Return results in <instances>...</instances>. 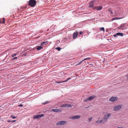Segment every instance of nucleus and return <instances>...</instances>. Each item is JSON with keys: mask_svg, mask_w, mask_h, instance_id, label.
I'll return each mask as SVG.
<instances>
[{"mask_svg": "<svg viewBox=\"0 0 128 128\" xmlns=\"http://www.w3.org/2000/svg\"><path fill=\"white\" fill-rule=\"evenodd\" d=\"M36 3L35 0H30L28 2V5L31 7H34L36 5Z\"/></svg>", "mask_w": 128, "mask_h": 128, "instance_id": "nucleus-1", "label": "nucleus"}, {"mask_svg": "<svg viewBox=\"0 0 128 128\" xmlns=\"http://www.w3.org/2000/svg\"><path fill=\"white\" fill-rule=\"evenodd\" d=\"M123 106L122 105H120L116 106L114 107V110L115 111H117L120 109Z\"/></svg>", "mask_w": 128, "mask_h": 128, "instance_id": "nucleus-2", "label": "nucleus"}, {"mask_svg": "<svg viewBox=\"0 0 128 128\" xmlns=\"http://www.w3.org/2000/svg\"><path fill=\"white\" fill-rule=\"evenodd\" d=\"M96 96L94 95H93L92 96H90V97L89 98H88L86 99V100H85L84 101H91L95 98H96Z\"/></svg>", "mask_w": 128, "mask_h": 128, "instance_id": "nucleus-3", "label": "nucleus"}, {"mask_svg": "<svg viewBox=\"0 0 128 128\" xmlns=\"http://www.w3.org/2000/svg\"><path fill=\"white\" fill-rule=\"evenodd\" d=\"M67 122L66 121H61L58 122L56 124L57 125H64Z\"/></svg>", "mask_w": 128, "mask_h": 128, "instance_id": "nucleus-4", "label": "nucleus"}, {"mask_svg": "<svg viewBox=\"0 0 128 128\" xmlns=\"http://www.w3.org/2000/svg\"><path fill=\"white\" fill-rule=\"evenodd\" d=\"M44 116V115L43 114H42L40 115L38 114L37 115L35 116L33 118V119H38Z\"/></svg>", "mask_w": 128, "mask_h": 128, "instance_id": "nucleus-5", "label": "nucleus"}, {"mask_svg": "<svg viewBox=\"0 0 128 128\" xmlns=\"http://www.w3.org/2000/svg\"><path fill=\"white\" fill-rule=\"evenodd\" d=\"M72 106V105L70 104H64L60 105V107H64V108H67L68 107H70Z\"/></svg>", "mask_w": 128, "mask_h": 128, "instance_id": "nucleus-6", "label": "nucleus"}, {"mask_svg": "<svg viewBox=\"0 0 128 128\" xmlns=\"http://www.w3.org/2000/svg\"><path fill=\"white\" fill-rule=\"evenodd\" d=\"M118 99V98L116 96L112 97L109 100L114 102L115 101L117 100Z\"/></svg>", "mask_w": 128, "mask_h": 128, "instance_id": "nucleus-7", "label": "nucleus"}, {"mask_svg": "<svg viewBox=\"0 0 128 128\" xmlns=\"http://www.w3.org/2000/svg\"><path fill=\"white\" fill-rule=\"evenodd\" d=\"M110 116V114H106L104 118V120L106 122L107 121V119Z\"/></svg>", "mask_w": 128, "mask_h": 128, "instance_id": "nucleus-8", "label": "nucleus"}, {"mask_svg": "<svg viewBox=\"0 0 128 128\" xmlns=\"http://www.w3.org/2000/svg\"><path fill=\"white\" fill-rule=\"evenodd\" d=\"M62 109H52L51 110V111H53L55 112H62Z\"/></svg>", "mask_w": 128, "mask_h": 128, "instance_id": "nucleus-9", "label": "nucleus"}, {"mask_svg": "<svg viewBox=\"0 0 128 128\" xmlns=\"http://www.w3.org/2000/svg\"><path fill=\"white\" fill-rule=\"evenodd\" d=\"M80 115H77L71 116L70 117V118L72 119L73 120H74L75 119H79L80 118Z\"/></svg>", "mask_w": 128, "mask_h": 128, "instance_id": "nucleus-10", "label": "nucleus"}, {"mask_svg": "<svg viewBox=\"0 0 128 128\" xmlns=\"http://www.w3.org/2000/svg\"><path fill=\"white\" fill-rule=\"evenodd\" d=\"M94 2H95V1H90V2L88 7L89 8L93 7V6L94 5Z\"/></svg>", "mask_w": 128, "mask_h": 128, "instance_id": "nucleus-11", "label": "nucleus"}, {"mask_svg": "<svg viewBox=\"0 0 128 128\" xmlns=\"http://www.w3.org/2000/svg\"><path fill=\"white\" fill-rule=\"evenodd\" d=\"M78 35V32H74L73 34V38L74 39L76 38L77 37Z\"/></svg>", "mask_w": 128, "mask_h": 128, "instance_id": "nucleus-12", "label": "nucleus"}, {"mask_svg": "<svg viewBox=\"0 0 128 128\" xmlns=\"http://www.w3.org/2000/svg\"><path fill=\"white\" fill-rule=\"evenodd\" d=\"M42 48V47L41 46H38L36 47V49L38 50H40Z\"/></svg>", "mask_w": 128, "mask_h": 128, "instance_id": "nucleus-13", "label": "nucleus"}, {"mask_svg": "<svg viewBox=\"0 0 128 128\" xmlns=\"http://www.w3.org/2000/svg\"><path fill=\"white\" fill-rule=\"evenodd\" d=\"M0 23L2 24H4L5 22V19L4 18H2L0 20Z\"/></svg>", "mask_w": 128, "mask_h": 128, "instance_id": "nucleus-14", "label": "nucleus"}, {"mask_svg": "<svg viewBox=\"0 0 128 128\" xmlns=\"http://www.w3.org/2000/svg\"><path fill=\"white\" fill-rule=\"evenodd\" d=\"M122 18L121 17L119 18H115L112 19V20H119L120 19H121Z\"/></svg>", "mask_w": 128, "mask_h": 128, "instance_id": "nucleus-15", "label": "nucleus"}, {"mask_svg": "<svg viewBox=\"0 0 128 128\" xmlns=\"http://www.w3.org/2000/svg\"><path fill=\"white\" fill-rule=\"evenodd\" d=\"M71 79V78H67V79L66 80H65V81H64L62 82H58V83H62V82H67L68 80H69L70 79Z\"/></svg>", "mask_w": 128, "mask_h": 128, "instance_id": "nucleus-16", "label": "nucleus"}, {"mask_svg": "<svg viewBox=\"0 0 128 128\" xmlns=\"http://www.w3.org/2000/svg\"><path fill=\"white\" fill-rule=\"evenodd\" d=\"M117 35H118V36H123V34L122 33L118 32L117 33Z\"/></svg>", "mask_w": 128, "mask_h": 128, "instance_id": "nucleus-17", "label": "nucleus"}, {"mask_svg": "<svg viewBox=\"0 0 128 128\" xmlns=\"http://www.w3.org/2000/svg\"><path fill=\"white\" fill-rule=\"evenodd\" d=\"M97 8L98 9H97V10H100L102 8L100 6H97Z\"/></svg>", "mask_w": 128, "mask_h": 128, "instance_id": "nucleus-18", "label": "nucleus"}, {"mask_svg": "<svg viewBox=\"0 0 128 128\" xmlns=\"http://www.w3.org/2000/svg\"><path fill=\"white\" fill-rule=\"evenodd\" d=\"M99 29L100 30H103L104 32V27L100 28Z\"/></svg>", "mask_w": 128, "mask_h": 128, "instance_id": "nucleus-19", "label": "nucleus"}, {"mask_svg": "<svg viewBox=\"0 0 128 128\" xmlns=\"http://www.w3.org/2000/svg\"><path fill=\"white\" fill-rule=\"evenodd\" d=\"M102 120H98V121H96V122L97 123H99L102 122Z\"/></svg>", "mask_w": 128, "mask_h": 128, "instance_id": "nucleus-20", "label": "nucleus"}, {"mask_svg": "<svg viewBox=\"0 0 128 128\" xmlns=\"http://www.w3.org/2000/svg\"><path fill=\"white\" fill-rule=\"evenodd\" d=\"M49 102H48V101H47L46 102H45L44 103H43L42 104H47Z\"/></svg>", "mask_w": 128, "mask_h": 128, "instance_id": "nucleus-21", "label": "nucleus"}, {"mask_svg": "<svg viewBox=\"0 0 128 128\" xmlns=\"http://www.w3.org/2000/svg\"><path fill=\"white\" fill-rule=\"evenodd\" d=\"M10 117L11 118H12L13 119H14L17 118V117L14 116L12 115L11 116H10Z\"/></svg>", "mask_w": 128, "mask_h": 128, "instance_id": "nucleus-22", "label": "nucleus"}, {"mask_svg": "<svg viewBox=\"0 0 128 128\" xmlns=\"http://www.w3.org/2000/svg\"><path fill=\"white\" fill-rule=\"evenodd\" d=\"M97 8V6H95L93 8L94 10H97V9H98Z\"/></svg>", "mask_w": 128, "mask_h": 128, "instance_id": "nucleus-23", "label": "nucleus"}, {"mask_svg": "<svg viewBox=\"0 0 128 128\" xmlns=\"http://www.w3.org/2000/svg\"><path fill=\"white\" fill-rule=\"evenodd\" d=\"M56 48L57 50H58V51L60 50L61 49V48L59 47L57 48Z\"/></svg>", "mask_w": 128, "mask_h": 128, "instance_id": "nucleus-24", "label": "nucleus"}, {"mask_svg": "<svg viewBox=\"0 0 128 128\" xmlns=\"http://www.w3.org/2000/svg\"><path fill=\"white\" fill-rule=\"evenodd\" d=\"M46 43V42H43L40 45H43L44 44H45Z\"/></svg>", "mask_w": 128, "mask_h": 128, "instance_id": "nucleus-25", "label": "nucleus"}, {"mask_svg": "<svg viewBox=\"0 0 128 128\" xmlns=\"http://www.w3.org/2000/svg\"><path fill=\"white\" fill-rule=\"evenodd\" d=\"M90 58H86L84 59L82 61H83V60H90Z\"/></svg>", "mask_w": 128, "mask_h": 128, "instance_id": "nucleus-26", "label": "nucleus"}, {"mask_svg": "<svg viewBox=\"0 0 128 128\" xmlns=\"http://www.w3.org/2000/svg\"><path fill=\"white\" fill-rule=\"evenodd\" d=\"M92 117H91L90 118H89V122L90 121H91L92 120Z\"/></svg>", "mask_w": 128, "mask_h": 128, "instance_id": "nucleus-27", "label": "nucleus"}, {"mask_svg": "<svg viewBox=\"0 0 128 128\" xmlns=\"http://www.w3.org/2000/svg\"><path fill=\"white\" fill-rule=\"evenodd\" d=\"M23 106V104H20L18 105V106L20 107H22Z\"/></svg>", "mask_w": 128, "mask_h": 128, "instance_id": "nucleus-28", "label": "nucleus"}, {"mask_svg": "<svg viewBox=\"0 0 128 128\" xmlns=\"http://www.w3.org/2000/svg\"><path fill=\"white\" fill-rule=\"evenodd\" d=\"M82 62V61H81L80 62L76 65H79L80 64H81V63Z\"/></svg>", "mask_w": 128, "mask_h": 128, "instance_id": "nucleus-29", "label": "nucleus"}, {"mask_svg": "<svg viewBox=\"0 0 128 128\" xmlns=\"http://www.w3.org/2000/svg\"><path fill=\"white\" fill-rule=\"evenodd\" d=\"M83 32L82 31H80V35H82V34H83Z\"/></svg>", "mask_w": 128, "mask_h": 128, "instance_id": "nucleus-30", "label": "nucleus"}, {"mask_svg": "<svg viewBox=\"0 0 128 128\" xmlns=\"http://www.w3.org/2000/svg\"><path fill=\"white\" fill-rule=\"evenodd\" d=\"M117 36H118V35H117V33L116 34L113 35V36L114 37H116Z\"/></svg>", "mask_w": 128, "mask_h": 128, "instance_id": "nucleus-31", "label": "nucleus"}, {"mask_svg": "<svg viewBox=\"0 0 128 128\" xmlns=\"http://www.w3.org/2000/svg\"><path fill=\"white\" fill-rule=\"evenodd\" d=\"M17 58V57H15L14 58H13L12 59V60H14V59H16Z\"/></svg>", "mask_w": 128, "mask_h": 128, "instance_id": "nucleus-32", "label": "nucleus"}, {"mask_svg": "<svg viewBox=\"0 0 128 128\" xmlns=\"http://www.w3.org/2000/svg\"><path fill=\"white\" fill-rule=\"evenodd\" d=\"M16 120H11V122H16Z\"/></svg>", "mask_w": 128, "mask_h": 128, "instance_id": "nucleus-33", "label": "nucleus"}, {"mask_svg": "<svg viewBox=\"0 0 128 128\" xmlns=\"http://www.w3.org/2000/svg\"><path fill=\"white\" fill-rule=\"evenodd\" d=\"M7 122H11V121L10 120H8L7 121Z\"/></svg>", "mask_w": 128, "mask_h": 128, "instance_id": "nucleus-34", "label": "nucleus"}, {"mask_svg": "<svg viewBox=\"0 0 128 128\" xmlns=\"http://www.w3.org/2000/svg\"><path fill=\"white\" fill-rule=\"evenodd\" d=\"M16 55H17L16 54H14V55H12V56H16Z\"/></svg>", "mask_w": 128, "mask_h": 128, "instance_id": "nucleus-35", "label": "nucleus"}, {"mask_svg": "<svg viewBox=\"0 0 128 128\" xmlns=\"http://www.w3.org/2000/svg\"><path fill=\"white\" fill-rule=\"evenodd\" d=\"M110 12L111 13V14H113V12H112V11H110Z\"/></svg>", "mask_w": 128, "mask_h": 128, "instance_id": "nucleus-36", "label": "nucleus"}, {"mask_svg": "<svg viewBox=\"0 0 128 128\" xmlns=\"http://www.w3.org/2000/svg\"><path fill=\"white\" fill-rule=\"evenodd\" d=\"M127 78H128V77Z\"/></svg>", "mask_w": 128, "mask_h": 128, "instance_id": "nucleus-37", "label": "nucleus"}]
</instances>
